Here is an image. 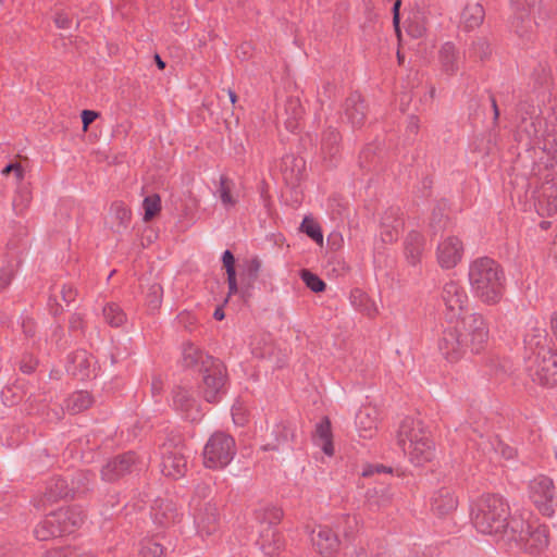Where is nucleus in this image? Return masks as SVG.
<instances>
[{
    "label": "nucleus",
    "instance_id": "obj_1",
    "mask_svg": "<svg viewBox=\"0 0 557 557\" xmlns=\"http://www.w3.org/2000/svg\"><path fill=\"white\" fill-rule=\"evenodd\" d=\"M488 341L490 331L485 319L478 313H467L458 327L444 333L438 347L445 360L456 364L471 355L483 352Z\"/></svg>",
    "mask_w": 557,
    "mask_h": 557
},
{
    "label": "nucleus",
    "instance_id": "obj_2",
    "mask_svg": "<svg viewBox=\"0 0 557 557\" xmlns=\"http://www.w3.org/2000/svg\"><path fill=\"white\" fill-rule=\"evenodd\" d=\"M504 281L500 265L490 258L476 259L469 267L471 290L485 305H496L502 300Z\"/></svg>",
    "mask_w": 557,
    "mask_h": 557
},
{
    "label": "nucleus",
    "instance_id": "obj_3",
    "mask_svg": "<svg viewBox=\"0 0 557 557\" xmlns=\"http://www.w3.org/2000/svg\"><path fill=\"white\" fill-rule=\"evenodd\" d=\"M512 517L506 499L495 494L482 496L473 510V523L480 532L485 534L510 536Z\"/></svg>",
    "mask_w": 557,
    "mask_h": 557
},
{
    "label": "nucleus",
    "instance_id": "obj_4",
    "mask_svg": "<svg viewBox=\"0 0 557 557\" xmlns=\"http://www.w3.org/2000/svg\"><path fill=\"white\" fill-rule=\"evenodd\" d=\"M397 442L414 466H423L435 456L434 443L420 421L404 420L397 433Z\"/></svg>",
    "mask_w": 557,
    "mask_h": 557
},
{
    "label": "nucleus",
    "instance_id": "obj_5",
    "mask_svg": "<svg viewBox=\"0 0 557 557\" xmlns=\"http://www.w3.org/2000/svg\"><path fill=\"white\" fill-rule=\"evenodd\" d=\"M83 523L81 512L71 508H60L46 516L34 529L39 541H49L74 532Z\"/></svg>",
    "mask_w": 557,
    "mask_h": 557
},
{
    "label": "nucleus",
    "instance_id": "obj_6",
    "mask_svg": "<svg viewBox=\"0 0 557 557\" xmlns=\"http://www.w3.org/2000/svg\"><path fill=\"white\" fill-rule=\"evenodd\" d=\"M525 496L542 516H557V484L550 476L536 474L530 479Z\"/></svg>",
    "mask_w": 557,
    "mask_h": 557
},
{
    "label": "nucleus",
    "instance_id": "obj_7",
    "mask_svg": "<svg viewBox=\"0 0 557 557\" xmlns=\"http://www.w3.org/2000/svg\"><path fill=\"white\" fill-rule=\"evenodd\" d=\"M510 539L521 542L531 554L543 552L549 542L547 529L544 525L529 524L517 515L511 518Z\"/></svg>",
    "mask_w": 557,
    "mask_h": 557
},
{
    "label": "nucleus",
    "instance_id": "obj_8",
    "mask_svg": "<svg viewBox=\"0 0 557 557\" xmlns=\"http://www.w3.org/2000/svg\"><path fill=\"white\" fill-rule=\"evenodd\" d=\"M202 456L206 468L223 469L235 456V441L223 432H216L206 443Z\"/></svg>",
    "mask_w": 557,
    "mask_h": 557
},
{
    "label": "nucleus",
    "instance_id": "obj_9",
    "mask_svg": "<svg viewBox=\"0 0 557 557\" xmlns=\"http://www.w3.org/2000/svg\"><path fill=\"white\" fill-rule=\"evenodd\" d=\"M202 384L200 392L208 403H216L224 391L226 368L218 359H207L206 369L201 371Z\"/></svg>",
    "mask_w": 557,
    "mask_h": 557
},
{
    "label": "nucleus",
    "instance_id": "obj_10",
    "mask_svg": "<svg viewBox=\"0 0 557 557\" xmlns=\"http://www.w3.org/2000/svg\"><path fill=\"white\" fill-rule=\"evenodd\" d=\"M465 255L463 242L454 234L442 236L436 244V261L444 270L456 268Z\"/></svg>",
    "mask_w": 557,
    "mask_h": 557
},
{
    "label": "nucleus",
    "instance_id": "obj_11",
    "mask_svg": "<svg viewBox=\"0 0 557 557\" xmlns=\"http://www.w3.org/2000/svg\"><path fill=\"white\" fill-rule=\"evenodd\" d=\"M532 380L543 386L557 384V354L553 350L528 360Z\"/></svg>",
    "mask_w": 557,
    "mask_h": 557
},
{
    "label": "nucleus",
    "instance_id": "obj_12",
    "mask_svg": "<svg viewBox=\"0 0 557 557\" xmlns=\"http://www.w3.org/2000/svg\"><path fill=\"white\" fill-rule=\"evenodd\" d=\"M161 472L172 479H181L187 471V459L183 447L163 446L160 461Z\"/></svg>",
    "mask_w": 557,
    "mask_h": 557
},
{
    "label": "nucleus",
    "instance_id": "obj_13",
    "mask_svg": "<svg viewBox=\"0 0 557 557\" xmlns=\"http://www.w3.org/2000/svg\"><path fill=\"white\" fill-rule=\"evenodd\" d=\"M552 351L548 336L543 325H528L523 335L524 358L530 360Z\"/></svg>",
    "mask_w": 557,
    "mask_h": 557
},
{
    "label": "nucleus",
    "instance_id": "obj_14",
    "mask_svg": "<svg viewBox=\"0 0 557 557\" xmlns=\"http://www.w3.org/2000/svg\"><path fill=\"white\" fill-rule=\"evenodd\" d=\"M443 301L450 319H462L465 317L463 313L468 308V296L460 285L454 282L447 283L443 290Z\"/></svg>",
    "mask_w": 557,
    "mask_h": 557
},
{
    "label": "nucleus",
    "instance_id": "obj_15",
    "mask_svg": "<svg viewBox=\"0 0 557 557\" xmlns=\"http://www.w3.org/2000/svg\"><path fill=\"white\" fill-rule=\"evenodd\" d=\"M311 543L319 554L324 556L334 555L341 544L337 534L326 525H319L312 530Z\"/></svg>",
    "mask_w": 557,
    "mask_h": 557
},
{
    "label": "nucleus",
    "instance_id": "obj_16",
    "mask_svg": "<svg viewBox=\"0 0 557 557\" xmlns=\"http://www.w3.org/2000/svg\"><path fill=\"white\" fill-rule=\"evenodd\" d=\"M135 463L133 454H125L114 459L109 460L101 470V475L104 481H115L126 473H128Z\"/></svg>",
    "mask_w": 557,
    "mask_h": 557
},
{
    "label": "nucleus",
    "instance_id": "obj_17",
    "mask_svg": "<svg viewBox=\"0 0 557 557\" xmlns=\"http://www.w3.org/2000/svg\"><path fill=\"white\" fill-rule=\"evenodd\" d=\"M72 490L63 479H55L49 482L46 492L42 496L34 499L33 504L38 510L47 508L48 504L65 498L71 494Z\"/></svg>",
    "mask_w": 557,
    "mask_h": 557
},
{
    "label": "nucleus",
    "instance_id": "obj_18",
    "mask_svg": "<svg viewBox=\"0 0 557 557\" xmlns=\"http://www.w3.org/2000/svg\"><path fill=\"white\" fill-rule=\"evenodd\" d=\"M457 506V496L450 490L442 488L432 497V511L438 517H444L455 511Z\"/></svg>",
    "mask_w": 557,
    "mask_h": 557
},
{
    "label": "nucleus",
    "instance_id": "obj_19",
    "mask_svg": "<svg viewBox=\"0 0 557 557\" xmlns=\"http://www.w3.org/2000/svg\"><path fill=\"white\" fill-rule=\"evenodd\" d=\"M207 359H212L206 356L194 344L187 342L182 346V363L185 368L198 369L199 372L206 369Z\"/></svg>",
    "mask_w": 557,
    "mask_h": 557
},
{
    "label": "nucleus",
    "instance_id": "obj_20",
    "mask_svg": "<svg viewBox=\"0 0 557 557\" xmlns=\"http://www.w3.org/2000/svg\"><path fill=\"white\" fill-rule=\"evenodd\" d=\"M377 413L374 409L366 408L357 416L358 432L361 437L371 438L377 429Z\"/></svg>",
    "mask_w": 557,
    "mask_h": 557
},
{
    "label": "nucleus",
    "instance_id": "obj_21",
    "mask_svg": "<svg viewBox=\"0 0 557 557\" xmlns=\"http://www.w3.org/2000/svg\"><path fill=\"white\" fill-rule=\"evenodd\" d=\"M131 210L123 205H114L109 213L107 224L115 233L125 231L131 221Z\"/></svg>",
    "mask_w": 557,
    "mask_h": 557
},
{
    "label": "nucleus",
    "instance_id": "obj_22",
    "mask_svg": "<svg viewBox=\"0 0 557 557\" xmlns=\"http://www.w3.org/2000/svg\"><path fill=\"white\" fill-rule=\"evenodd\" d=\"M483 18L484 10L479 3H470L466 5L461 13V22L469 29L478 27L483 22Z\"/></svg>",
    "mask_w": 557,
    "mask_h": 557
},
{
    "label": "nucleus",
    "instance_id": "obj_23",
    "mask_svg": "<svg viewBox=\"0 0 557 557\" xmlns=\"http://www.w3.org/2000/svg\"><path fill=\"white\" fill-rule=\"evenodd\" d=\"M540 210L548 216L557 213V185L549 184L543 188Z\"/></svg>",
    "mask_w": 557,
    "mask_h": 557
},
{
    "label": "nucleus",
    "instance_id": "obj_24",
    "mask_svg": "<svg viewBox=\"0 0 557 557\" xmlns=\"http://www.w3.org/2000/svg\"><path fill=\"white\" fill-rule=\"evenodd\" d=\"M91 404L92 398L87 392H76L65 400V410L76 414L89 408Z\"/></svg>",
    "mask_w": 557,
    "mask_h": 557
},
{
    "label": "nucleus",
    "instance_id": "obj_25",
    "mask_svg": "<svg viewBox=\"0 0 557 557\" xmlns=\"http://www.w3.org/2000/svg\"><path fill=\"white\" fill-rule=\"evenodd\" d=\"M216 194L226 210L234 208L237 203V198L233 194V183L223 175L220 176Z\"/></svg>",
    "mask_w": 557,
    "mask_h": 557
},
{
    "label": "nucleus",
    "instance_id": "obj_26",
    "mask_svg": "<svg viewBox=\"0 0 557 557\" xmlns=\"http://www.w3.org/2000/svg\"><path fill=\"white\" fill-rule=\"evenodd\" d=\"M103 317L106 322L114 327H119L126 322V314L124 311L115 304H108L103 308Z\"/></svg>",
    "mask_w": 557,
    "mask_h": 557
},
{
    "label": "nucleus",
    "instance_id": "obj_27",
    "mask_svg": "<svg viewBox=\"0 0 557 557\" xmlns=\"http://www.w3.org/2000/svg\"><path fill=\"white\" fill-rule=\"evenodd\" d=\"M458 52L450 44H445L441 50V62L446 72H455L457 70Z\"/></svg>",
    "mask_w": 557,
    "mask_h": 557
},
{
    "label": "nucleus",
    "instance_id": "obj_28",
    "mask_svg": "<svg viewBox=\"0 0 557 557\" xmlns=\"http://www.w3.org/2000/svg\"><path fill=\"white\" fill-rule=\"evenodd\" d=\"M218 513L215 508L210 507L207 517H198L197 527L201 534L210 535L216 531Z\"/></svg>",
    "mask_w": 557,
    "mask_h": 557
},
{
    "label": "nucleus",
    "instance_id": "obj_29",
    "mask_svg": "<svg viewBox=\"0 0 557 557\" xmlns=\"http://www.w3.org/2000/svg\"><path fill=\"white\" fill-rule=\"evenodd\" d=\"M144 221L148 222L153 219L161 210V199L157 194L147 196L143 201Z\"/></svg>",
    "mask_w": 557,
    "mask_h": 557
},
{
    "label": "nucleus",
    "instance_id": "obj_30",
    "mask_svg": "<svg viewBox=\"0 0 557 557\" xmlns=\"http://www.w3.org/2000/svg\"><path fill=\"white\" fill-rule=\"evenodd\" d=\"M174 404L186 413H189L197 407L195 399L190 397L186 389L181 387L175 391Z\"/></svg>",
    "mask_w": 557,
    "mask_h": 557
},
{
    "label": "nucleus",
    "instance_id": "obj_31",
    "mask_svg": "<svg viewBox=\"0 0 557 557\" xmlns=\"http://www.w3.org/2000/svg\"><path fill=\"white\" fill-rule=\"evenodd\" d=\"M300 228L304 233H306L310 238H312L317 244H323V234L320 225L312 220L311 218L306 216L302 220Z\"/></svg>",
    "mask_w": 557,
    "mask_h": 557
},
{
    "label": "nucleus",
    "instance_id": "obj_32",
    "mask_svg": "<svg viewBox=\"0 0 557 557\" xmlns=\"http://www.w3.org/2000/svg\"><path fill=\"white\" fill-rule=\"evenodd\" d=\"M139 557H165L164 548L153 540H145L140 545Z\"/></svg>",
    "mask_w": 557,
    "mask_h": 557
},
{
    "label": "nucleus",
    "instance_id": "obj_33",
    "mask_svg": "<svg viewBox=\"0 0 557 557\" xmlns=\"http://www.w3.org/2000/svg\"><path fill=\"white\" fill-rule=\"evenodd\" d=\"M411 243L407 246V258L411 264H416L422 253V238L418 234L410 236Z\"/></svg>",
    "mask_w": 557,
    "mask_h": 557
},
{
    "label": "nucleus",
    "instance_id": "obj_34",
    "mask_svg": "<svg viewBox=\"0 0 557 557\" xmlns=\"http://www.w3.org/2000/svg\"><path fill=\"white\" fill-rule=\"evenodd\" d=\"M162 297H163V288L160 284H152L149 286L146 300L147 305L152 309L160 308L162 304Z\"/></svg>",
    "mask_w": 557,
    "mask_h": 557
},
{
    "label": "nucleus",
    "instance_id": "obj_35",
    "mask_svg": "<svg viewBox=\"0 0 557 557\" xmlns=\"http://www.w3.org/2000/svg\"><path fill=\"white\" fill-rule=\"evenodd\" d=\"M301 278L306 286L314 293H321L325 289V283L308 270L301 272Z\"/></svg>",
    "mask_w": 557,
    "mask_h": 557
},
{
    "label": "nucleus",
    "instance_id": "obj_36",
    "mask_svg": "<svg viewBox=\"0 0 557 557\" xmlns=\"http://www.w3.org/2000/svg\"><path fill=\"white\" fill-rule=\"evenodd\" d=\"M315 433H317V437H318L319 441L327 440V438L332 437L331 423H330L329 419H326V418L323 419L317 425Z\"/></svg>",
    "mask_w": 557,
    "mask_h": 557
},
{
    "label": "nucleus",
    "instance_id": "obj_37",
    "mask_svg": "<svg viewBox=\"0 0 557 557\" xmlns=\"http://www.w3.org/2000/svg\"><path fill=\"white\" fill-rule=\"evenodd\" d=\"M233 421L237 425H244L247 422V410L242 405L232 407Z\"/></svg>",
    "mask_w": 557,
    "mask_h": 557
},
{
    "label": "nucleus",
    "instance_id": "obj_38",
    "mask_svg": "<svg viewBox=\"0 0 557 557\" xmlns=\"http://www.w3.org/2000/svg\"><path fill=\"white\" fill-rule=\"evenodd\" d=\"M14 270L12 265L0 269V290L9 286L13 280Z\"/></svg>",
    "mask_w": 557,
    "mask_h": 557
},
{
    "label": "nucleus",
    "instance_id": "obj_39",
    "mask_svg": "<svg viewBox=\"0 0 557 557\" xmlns=\"http://www.w3.org/2000/svg\"><path fill=\"white\" fill-rule=\"evenodd\" d=\"M260 269H261V262L259 259L253 258V259L249 260L246 265V272H247V275L249 276V278L255 280L258 276Z\"/></svg>",
    "mask_w": 557,
    "mask_h": 557
},
{
    "label": "nucleus",
    "instance_id": "obj_40",
    "mask_svg": "<svg viewBox=\"0 0 557 557\" xmlns=\"http://www.w3.org/2000/svg\"><path fill=\"white\" fill-rule=\"evenodd\" d=\"M222 261H223V264L225 267L227 275H230V273L236 274V271H235V258H234L233 253L230 250H225L224 251L223 257H222Z\"/></svg>",
    "mask_w": 557,
    "mask_h": 557
},
{
    "label": "nucleus",
    "instance_id": "obj_41",
    "mask_svg": "<svg viewBox=\"0 0 557 557\" xmlns=\"http://www.w3.org/2000/svg\"><path fill=\"white\" fill-rule=\"evenodd\" d=\"M54 23L58 28L67 29L72 25V20L70 18V16L67 14H65L63 12H59L55 14Z\"/></svg>",
    "mask_w": 557,
    "mask_h": 557
},
{
    "label": "nucleus",
    "instance_id": "obj_42",
    "mask_svg": "<svg viewBox=\"0 0 557 557\" xmlns=\"http://www.w3.org/2000/svg\"><path fill=\"white\" fill-rule=\"evenodd\" d=\"M81 116L83 122V129L87 131L89 124L99 116V113L92 110H84L82 111Z\"/></svg>",
    "mask_w": 557,
    "mask_h": 557
},
{
    "label": "nucleus",
    "instance_id": "obj_43",
    "mask_svg": "<svg viewBox=\"0 0 557 557\" xmlns=\"http://www.w3.org/2000/svg\"><path fill=\"white\" fill-rule=\"evenodd\" d=\"M15 173L16 175V178L18 181H22L24 178V171L21 166L20 163H10L8 164L3 170H2V174L3 175H8L9 173Z\"/></svg>",
    "mask_w": 557,
    "mask_h": 557
},
{
    "label": "nucleus",
    "instance_id": "obj_44",
    "mask_svg": "<svg viewBox=\"0 0 557 557\" xmlns=\"http://www.w3.org/2000/svg\"><path fill=\"white\" fill-rule=\"evenodd\" d=\"M15 173L16 175V178L18 181H22L24 178V171L21 166L20 163H10L8 164L3 170H2V174L3 175H8L9 173Z\"/></svg>",
    "mask_w": 557,
    "mask_h": 557
},
{
    "label": "nucleus",
    "instance_id": "obj_45",
    "mask_svg": "<svg viewBox=\"0 0 557 557\" xmlns=\"http://www.w3.org/2000/svg\"><path fill=\"white\" fill-rule=\"evenodd\" d=\"M227 284H228V294L223 301V306H225L228 302V299L232 295L237 293L236 274L230 273V275H227Z\"/></svg>",
    "mask_w": 557,
    "mask_h": 557
},
{
    "label": "nucleus",
    "instance_id": "obj_46",
    "mask_svg": "<svg viewBox=\"0 0 557 557\" xmlns=\"http://www.w3.org/2000/svg\"><path fill=\"white\" fill-rule=\"evenodd\" d=\"M319 443H320L321 449L323 450V453L325 455H327V456H333L334 455V447H333L332 437L327 438V440L319 441Z\"/></svg>",
    "mask_w": 557,
    "mask_h": 557
},
{
    "label": "nucleus",
    "instance_id": "obj_47",
    "mask_svg": "<svg viewBox=\"0 0 557 557\" xmlns=\"http://www.w3.org/2000/svg\"><path fill=\"white\" fill-rule=\"evenodd\" d=\"M178 321L182 323L185 327L191 326L195 324L196 319L190 315L188 312H182L178 315Z\"/></svg>",
    "mask_w": 557,
    "mask_h": 557
},
{
    "label": "nucleus",
    "instance_id": "obj_48",
    "mask_svg": "<svg viewBox=\"0 0 557 557\" xmlns=\"http://www.w3.org/2000/svg\"><path fill=\"white\" fill-rule=\"evenodd\" d=\"M348 116L354 125H360L363 120V112L356 109L355 112L348 111Z\"/></svg>",
    "mask_w": 557,
    "mask_h": 557
},
{
    "label": "nucleus",
    "instance_id": "obj_49",
    "mask_svg": "<svg viewBox=\"0 0 557 557\" xmlns=\"http://www.w3.org/2000/svg\"><path fill=\"white\" fill-rule=\"evenodd\" d=\"M40 557H70V552L63 550V549H57V550L47 552L46 554H44Z\"/></svg>",
    "mask_w": 557,
    "mask_h": 557
},
{
    "label": "nucleus",
    "instance_id": "obj_50",
    "mask_svg": "<svg viewBox=\"0 0 557 557\" xmlns=\"http://www.w3.org/2000/svg\"><path fill=\"white\" fill-rule=\"evenodd\" d=\"M399 7H400V0H397L394 3V8H393V13H394L393 22H394L396 29H398V23H399Z\"/></svg>",
    "mask_w": 557,
    "mask_h": 557
},
{
    "label": "nucleus",
    "instance_id": "obj_51",
    "mask_svg": "<svg viewBox=\"0 0 557 557\" xmlns=\"http://www.w3.org/2000/svg\"><path fill=\"white\" fill-rule=\"evenodd\" d=\"M213 317L216 319V320H223L225 314H224V311H223V305L221 307H218L213 313Z\"/></svg>",
    "mask_w": 557,
    "mask_h": 557
},
{
    "label": "nucleus",
    "instance_id": "obj_52",
    "mask_svg": "<svg viewBox=\"0 0 557 557\" xmlns=\"http://www.w3.org/2000/svg\"><path fill=\"white\" fill-rule=\"evenodd\" d=\"M550 326H552L553 333L557 337V311L552 315Z\"/></svg>",
    "mask_w": 557,
    "mask_h": 557
},
{
    "label": "nucleus",
    "instance_id": "obj_53",
    "mask_svg": "<svg viewBox=\"0 0 557 557\" xmlns=\"http://www.w3.org/2000/svg\"><path fill=\"white\" fill-rule=\"evenodd\" d=\"M227 95H228V98H230L232 104H235L237 101V96H236L235 91H233L232 89H228Z\"/></svg>",
    "mask_w": 557,
    "mask_h": 557
},
{
    "label": "nucleus",
    "instance_id": "obj_54",
    "mask_svg": "<svg viewBox=\"0 0 557 557\" xmlns=\"http://www.w3.org/2000/svg\"><path fill=\"white\" fill-rule=\"evenodd\" d=\"M156 63L160 70H163L165 67V63L162 61L159 54L154 55Z\"/></svg>",
    "mask_w": 557,
    "mask_h": 557
},
{
    "label": "nucleus",
    "instance_id": "obj_55",
    "mask_svg": "<svg viewBox=\"0 0 557 557\" xmlns=\"http://www.w3.org/2000/svg\"><path fill=\"white\" fill-rule=\"evenodd\" d=\"M70 557H95V556L89 553L77 554L74 556L73 554L70 553Z\"/></svg>",
    "mask_w": 557,
    "mask_h": 557
},
{
    "label": "nucleus",
    "instance_id": "obj_56",
    "mask_svg": "<svg viewBox=\"0 0 557 557\" xmlns=\"http://www.w3.org/2000/svg\"><path fill=\"white\" fill-rule=\"evenodd\" d=\"M493 107H494L495 117H497L498 116V108H497V104L495 101H493Z\"/></svg>",
    "mask_w": 557,
    "mask_h": 557
},
{
    "label": "nucleus",
    "instance_id": "obj_57",
    "mask_svg": "<svg viewBox=\"0 0 557 557\" xmlns=\"http://www.w3.org/2000/svg\"><path fill=\"white\" fill-rule=\"evenodd\" d=\"M348 520H350L351 522H354L355 524H357V519H356L355 517H352V518H349V517H348Z\"/></svg>",
    "mask_w": 557,
    "mask_h": 557
},
{
    "label": "nucleus",
    "instance_id": "obj_58",
    "mask_svg": "<svg viewBox=\"0 0 557 557\" xmlns=\"http://www.w3.org/2000/svg\"><path fill=\"white\" fill-rule=\"evenodd\" d=\"M271 448H272V449H277V448H278V443L273 444V445L271 446Z\"/></svg>",
    "mask_w": 557,
    "mask_h": 557
},
{
    "label": "nucleus",
    "instance_id": "obj_59",
    "mask_svg": "<svg viewBox=\"0 0 557 557\" xmlns=\"http://www.w3.org/2000/svg\"><path fill=\"white\" fill-rule=\"evenodd\" d=\"M64 299H66V300H71V297H70V296L64 295Z\"/></svg>",
    "mask_w": 557,
    "mask_h": 557
}]
</instances>
